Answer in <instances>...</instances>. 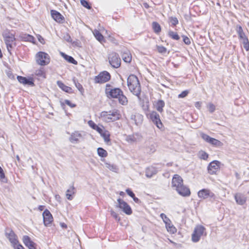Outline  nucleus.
<instances>
[{
  "label": "nucleus",
  "instance_id": "43",
  "mask_svg": "<svg viewBox=\"0 0 249 249\" xmlns=\"http://www.w3.org/2000/svg\"><path fill=\"white\" fill-rule=\"evenodd\" d=\"M150 171L153 172V174H155V170L153 167L148 168L146 169V175L148 177H151L152 176V174H149V172Z\"/></svg>",
  "mask_w": 249,
  "mask_h": 249
},
{
  "label": "nucleus",
  "instance_id": "58",
  "mask_svg": "<svg viewBox=\"0 0 249 249\" xmlns=\"http://www.w3.org/2000/svg\"><path fill=\"white\" fill-rule=\"evenodd\" d=\"M55 199H56L57 200H58V201H59V200H60V196L58 195H55Z\"/></svg>",
  "mask_w": 249,
  "mask_h": 249
},
{
  "label": "nucleus",
  "instance_id": "39",
  "mask_svg": "<svg viewBox=\"0 0 249 249\" xmlns=\"http://www.w3.org/2000/svg\"><path fill=\"white\" fill-rule=\"evenodd\" d=\"M207 107L208 110L210 112H214L215 109V106L212 103H209L207 105Z\"/></svg>",
  "mask_w": 249,
  "mask_h": 249
},
{
  "label": "nucleus",
  "instance_id": "22",
  "mask_svg": "<svg viewBox=\"0 0 249 249\" xmlns=\"http://www.w3.org/2000/svg\"><path fill=\"white\" fill-rule=\"evenodd\" d=\"M88 124L91 128L97 131L99 133L102 132V130L104 128V127L102 125H97L91 120L89 121Z\"/></svg>",
  "mask_w": 249,
  "mask_h": 249
},
{
  "label": "nucleus",
  "instance_id": "42",
  "mask_svg": "<svg viewBox=\"0 0 249 249\" xmlns=\"http://www.w3.org/2000/svg\"><path fill=\"white\" fill-rule=\"evenodd\" d=\"M25 37H24V38L26 40H27L28 41H30V42H31L33 43H35V38L32 36H30L29 35H26L25 36Z\"/></svg>",
  "mask_w": 249,
  "mask_h": 249
},
{
  "label": "nucleus",
  "instance_id": "38",
  "mask_svg": "<svg viewBox=\"0 0 249 249\" xmlns=\"http://www.w3.org/2000/svg\"><path fill=\"white\" fill-rule=\"evenodd\" d=\"M157 49L159 53H165L167 51V49L162 46H157Z\"/></svg>",
  "mask_w": 249,
  "mask_h": 249
},
{
  "label": "nucleus",
  "instance_id": "34",
  "mask_svg": "<svg viewBox=\"0 0 249 249\" xmlns=\"http://www.w3.org/2000/svg\"><path fill=\"white\" fill-rule=\"evenodd\" d=\"M168 35L169 36L171 37L172 38L175 39V40H178L179 39V36L178 35V34L176 32L170 31L168 32Z\"/></svg>",
  "mask_w": 249,
  "mask_h": 249
},
{
  "label": "nucleus",
  "instance_id": "29",
  "mask_svg": "<svg viewBox=\"0 0 249 249\" xmlns=\"http://www.w3.org/2000/svg\"><path fill=\"white\" fill-rule=\"evenodd\" d=\"M74 194V188L73 186H71L67 191L66 194L68 199L71 200L72 199V195Z\"/></svg>",
  "mask_w": 249,
  "mask_h": 249
},
{
  "label": "nucleus",
  "instance_id": "1",
  "mask_svg": "<svg viewBox=\"0 0 249 249\" xmlns=\"http://www.w3.org/2000/svg\"><path fill=\"white\" fill-rule=\"evenodd\" d=\"M105 94L110 99H117L119 103L122 105H126L127 99L124 94L123 91L119 88H114L109 84H107L105 88Z\"/></svg>",
  "mask_w": 249,
  "mask_h": 249
},
{
  "label": "nucleus",
  "instance_id": "10",
  "mask_svg": "<svg viewBox=\"0 0 249 249\" xmlns=\"http://www.w3.org/2000/svg\"><path fill=\"white\" fill-rule=\"evenodd\" d=\"M146 115L160 129L162 128V124L160 118V116L156 111H150Z\"/></svg>",
  "mask_w": 249,
  "mask_h": 249
},
{
  "label": "nucleus",
  "instance_id": "28",
  "mask_svg": "<svg viewBox=\"0 0 249 249\" xmlns=\"http://www.w3.org/2000/svg\"><path fill=\"white\" fill-rule=\"evenodd\" d=\"M57 85L59 86V87L60 88H61L63 90L65 91L66 92H68V93L71 92V90H72L71 88L66 86L62 82L57 81Z\"/></svg>",
  "mask_w": 249,
  "mask_h": 249
},
{
  "label": "nucleus",
  "instance_id": "4",
  "mask_svg": "<svg viewBox=\"0 0 249 249\" xmlns=\"http://www.w3.org/2000/svg\"><path fill=\"white\" fill-rule=\"evenodd\" d=\"M4 42L8 52L11 53V50L16 46L15 35L9 31H5L2 33Z\"/></svg>",
  "mask_w": 249,
  "mask_h": 249
},
{
  "label": "nucleus",
  "instance_id": "13",
  "mask_svg": "<svg viewBox=\"0 0 249 249\" xmlns=\"http://www.w3.org/2000/svg\"><path fill=\"white\" fill-rule=\"evenodd\" d=\"M220 162L217 160L211 162L208 165V172L211 175L216 174L219 170Z\"/></svg>",
  "mask_w": 249,
  "mask_h": 249
},
{
  "label": "nucleus",
  "instance_id": "20",
  "mask_svg": "<svg viewBox=\"0 0 249 249\" xmlns=\"http://www.w3.org/2000/svg\"><path fill=\"white\" fill-rule=\"evenodd\" d=\"M6 237L8 238L13 246L18 242L15 234L13 231H10L9 233H6Z\"/></svg>",
  "mask_w": 249,
  "mask_h": 249
},
{
  "label": "nucleus",
  "instance_id": "12",
  "mask_svg": "<svg viewBox=\"0 0 249 249\" xmlns=\"http://www.w3.org/2000/svg\"><path fill=\"white\" fill-rule=\"evenodd\" d=\"M109 62L110 65L114 68H118L121 64V60L118 55L114 53H111L109 56Z\"/></svg>",
  "mask_w": 249,
  "mask_h": 249
},
{
  "label": "nucleus",
  "instance_id": "62",
  "mask_svg": "<svg viewBox=\"0 0 249 249\" xmlns=\"http://www.w3.org/2000/svg\"><path fill=\"white\" fill-rule=\"evenodd\" d=\"M42 71L40 70V71H38V72L36 71V74H37V75H41L42 74Z\"/></svg>",
  "mask_w": 249,
  "mask_h": 249
},
{
  "label": "nucleus",
  "instance_id": "3",
  "mask_svg": "<svg viewBox=\"0 0 249 249\" xmlns=\"http://www.w3.org/2000/svg\"><path fill=\"white\" fill-rule=\"evenodd\" d=\"M127 86L129 90L134 95L138 96L141 92V87L138 78L133 74L127 78Z\"/></svg>",
  "mask_w": 249,
  "mask_h": 249
},
{
  "label": "nucleus",
  "instance_id": "61",
  "mask_svg": "<svg viewBox=\"0 0 249 249\" xmlns=\"http://www.w3.org/2000/svg\"><path fill=\"white\" fill-rule=\"evenodd\" d=\"M119 194H120V195L121 196H124V192H122V191L120 192L119 193Z\"/></svg>",
  "mask_w": 249,
  "mask_h": 249
},
{
  "label": "nucleus",
  "instance_id": "45",
  "mask_svg": "<svg viewBox=\"0 0 249 249\" xmlns=\"http://www.w3.org/2000/svg\"><path fill=\"white\" fill-rule=\"evenodd\" d=\"M81 3L84 7L87 8V9H90L91 8L89 3L85 0H81Z\"/></svg>",
  "mask_w": 249,
  "mask_h": 249
},
{
  "label": "nucleus",
  "instance_id": "50",
  "mask_svg": "<svg viewBox=\"0 0 249 249\" xmlns=\"http://www.w3.org/2000/svg\"><path fill=\"white\" fill-rule=\"evenodd\" d=\"M183 41L184 42V43L186 44L189 45L191 43L190 40L188 37L183 36Z\"/></svg>",
  "mask_w": 249,
  "mask_h": 249
},
{
  "label": "nucleus",
  "instance_id": "52",
  "mask_svg": "<svg viewBox=\"0 0 249 249\" xmlns=\"http://www.w3.org/2000/svg\"><path fill=\"white\" fill-rule=\"evenodd\" d=\"M14 249H24V247L20 244L17 243L16 245L13 246Z\"/></svg>",
  "mask_w": 249,
  "mask_h": 249
},
{
  "label": "nucleus",
  "instance_id": "47",
  "mask_svg": "<svg viewBox=\"0 0 249 249\" xmlns=\"http://www.w3.org/2000/svg\"><path fill=\"white\" fill-rule=\"evenodd\" d=\"M188 94V91L187 90H185L182 91L180 94L178 95L179 98H184L186 97Z\"/></svg>",
  "mask_w": 249,
  "mask_h": 249
},
{
  "label": "nucleus",
  "instance_id": "48",
  "mask_svg": "<svg viewBox=\"0 0 249 249\" xmlns=\"http://www.w3.org/2000/svg\"><path fill=\"white\" fill-rule=\"evenodd\" d=\"M36 37L38 39V40L42 44H45V40L44 38L39 35H37Z\"/></svg>",
  "mask_w": 249,
  "mask_h": 249
},
{
  "label": "nucleus",
  "instance_id": "31",
  "mask_svg": "<svg viewBox=\"0 0 249 249\" xmlns=\"http://www.w3.org/2000/svg\"><path fill=\"white\" fill-rule=\"evenodd\" d=\"M97 153L100 157L102 158H105L107 156V153L106 150L102 148H98L97 149Z\"/></svg>",
  "mask_w": 249,
  "mask_h": 249
},
{
  "label": "nucleus",
  "instance_id": "59",
  "mask_svg": "<svg viewBox=\"0 0 249 249\" xmlns=\"http://www.w3.org/2000/svg\"><path fill=\"white\" fill-rule=\"evenodd\" d=\"M136 117L138 118L141 121L142 120V116L141 115L138 114L137 116H136Z\"/></svg>",
  "mask_w": 249,
  "mask_h": 249
},
{
  "label": "nucleus",
  "instance_id": "14",
  "mask_svg": "<svg viewBox=\"0 0 249 249\" xmlns=\"http://www.w3.org/2000/svg\"><path fill=\"white\" fill-rule=\"evenodd\" d=\"M199 198L201 199H206L208 197L214 198L215 195L210 190L203 189L199 191L197 193Z\"/></svg>",
  "mask_w": 249,
  "mask_h": 249
},
{
  "label": "nucleus",
  "instance_id": "60",
  "mask_svg": "<svg viewBox=\"0 0 249 249\" xmlns=\"http://www.w3.org/2000/svg\"><path fill=\"white\" fill-rule=\"evenodd\" d=\"M126 140L128 142H131L132 141V140L131 139V138H130V136L127 137Z\"/></svg>",
  "mask_w": 249,
  "mask_h": 249
},
{
  "label": "nucleus",
  "instance_id": "25",
  "mask_svg": "<svg viewBox=\"0 0 249 249\" xmlns=\"http://www.w3.org/2000/svg\"><path fill=\"white\" fill-rule=\"evenodd\" d=\"M154 105L156 109L159 112H161L163 111V107H164L165 103L163 100H159L155 103Z\"/></svg>",
  "mask_w": 249,
  "mask_h": 249
},
{
  "label": "nucleus",
  "instance_id": "54",
  "mask_svg": "<svg viewBox=\"0 0 249 249\" xmlns=\"http://www.w3.org/2000/svg\"><path fill=\"white\" fill-rule=\"evenodd\" d=\"M195 106L197 108L200 109L201 107V103L200 102H196L195 103Z\"/></svg>",
  "mask_w": 249,
  "mask_h": 249
},
{
  "label": "nucleus",
  "instance_id": "32",
  "mask_svg": "<svg viewBox=\"0 0 249 249\" xmlns=\"http://www.w3.org/2000/svg\"><path fill=\"white\" fill-rule=\"evenodd\" d=\"M152 27L154 32L156 33H159L160 32L161 28L160 26L159 23L156 22H154L152 23Z\"/></svg>",
  "mask_w": 249,
  "mask_h": 249
},
{
  "label": "nucleus",
  "instance_id": "19",
  "mask_svg": "<svg viewBox=\"0 0 249 249\" xmlns=\"http://www.w3.org/2000/svg\"><path fill=\"white\" fill-rule=\"evenodd\" d=\"M234 199L236 203L240 205L245 204L247 201V197L241 193H236L234 195Z\"/></svg>",
  "mask_w": 249,
  "mask_h": 249
},
{
  "label": "nucleus",
  "instance_id": "40",
  "mask_svg": "<svg viewBox=\"0 0 249 249\" xmlns=\"http://www.w3.org/2000/svg\"><path fill=\"white\" fill-rule=\"evenodd\" d=\"M160 216L165 224L171 221V220L164 213H161Z\"/></svg>",
  "mask_w": 249,
  "mask_h": 249
},
{
  "label": "nucleus",
  "instance_id": "55",
  "mask_svg": "<svg viewBox=\"0 0 249 249\" xmlns=\"http://www.w3.org/2000/svg\"><path fill=\"white\" fill-rule=\"evenodd\" d=\"M60 226L62 228H65V229H66L67 227V225L64 223H61Z\"/></svg>",
  "mask_w": 249,
  "mask_h": 249
},
{
  "label": "nucleus",
  "instance_id": "35",
  "mask_svg": "<svg viewBox=\"0 0 249 249\" xmlns=\"http://www.w3.org/2000/svg\"><path fill=\"white\" fill-rule=\"evenodd\" d=\"M241 40L243 44L244 48L246 49V51H248L249 50V42L248 39L247 38H243V39Z\"/></svg>",
  "mask_w": 249,
  "mask_h": 249
},
{
  "label": "nucleus",
  "instance_id": "5",
  "mask_svg": "<svg viewBox=\"0 0 249 249\" xmlns=\"http://www.w3.org/2000/svg\"><path fill=\"white\" fill-rule=\"evenodd\" d=\"M121 115L117 110L109 111H103L100 114V118L106 122L109 123L119 120Z\"/></svg>",
  "mask_w": 249,
  "mask_h": 249
},
{
  "label": "nucleus",
  "instance_id": "49",
  "mask_svg": "<svg viewBox=\"0 0 249 249\" xmlns=\"http://www.w3.org/2000/svg\"><path fill=\"white\" fill-rule=\"evenodd\" d=\"M64 103L71 107H75V105L71 103L69 100H65L64 101Z\"/></svg>",
  "mask_w": 249,
  "mask_h": 249
},
{
  "label": "nucleus",
  "instance_id": "2",
  "mask_svg": "<svg viewBox=\"0 0 249 249\" xmlns=\"http://www.w3.org/2000/svg\"><path fill=\"white\" fill-rule=\"evenodd\" d=\"M171 187L182 196H189L191 194L189 188L183 184V179L178 175L176 174L173 176Z\"/></svg>",
  "mask_w": 249,
  "mask_h": 249
},
{
  "label": "nucleus",
  "instance_id": "53",
  "mask_svg": "<svg viewBox=\"0 0 249 249\" xmlns=\"http://www.w3.org/2000/svg\"><path fill=\"white\" fill-rule=\"evenodd\" d=\"M106 165L107 168L108 169H109L110 170H113L114 169H115V168L114 167L113 165H111L109 163H106Z\"/></svg>",
  "mask_w": 249,
  "mask_h": 249
},
{
  "label": "nucleus",
  "instance_id": "30",
  "mask_svg": "<svg viewBox=\"0 0 249 249\" xmlns=\"http://www.w3.org/2000/svg\"><path fill=\"white\" fill-rule=\"evenodd\" d=\"M60 54H61V56H63V57L64 58H65L68 62H70L72 64H77V61L71 56H69L62 52L60 53Z\"/></svg>",
  "mask_w": 249,
  "mask_h": 249
},
{
  "label": "nucleus",
  "instance_id": "8",
  "mask_svg": "<svg viewBox=\"0 0 249 249\" xmlns=\"http://www.w3.org/2000/svg\"><path fill=\"white\" fill-rule=\"evenodd\" d=\"M36 60L38 65L45 66L50 63V57L48 53L43 52H39L36 55Z\"/></svg>",
  "mask_w": 249,
  "mask_h": 249
},
{
  "label": "nucleus",
  "instance_id": "36",
  "mask_svg": "<svg viewBox=\"0 0 249 249\" xmlns=\"http://www.w3.org/2000/svg\"><path fill=\"white\" fill-rule=\"evenodd\" d=\"M237 32L238 33L239 36L241 40L243 39V38H246V36L244 33L242 28L241 26H239L238 27V29L237 30Z\"/></svg>",
  "mask_w": 249,
  "mask_h": 249
},
{
  "label": "nucleus",
  "instance_id": "33",
  "mask_svg": "<svg viewBox=\"0 0 249 249\" xmlns=\"http://www.w3.org/2000/svg\"><path fill=\"white\" fill-rule=\"evenodd\" d=\"M208 154L204 151H200L198 153V157L200 159L206 160L208 158Z\"/></svg>",
  "mask_w": 249,
  "mask_h": 249
},
{
  "label": "nucleus",
  "instance_id": "17",
  "mask_svg": "<svg viewBox=\"0 0 249 249\" xmlns=\"http://www.w3.org/2000/svg\"><path fill=\"white\" fill-rule=\"evenodd\" d=\"M22 241L24 245L29 249H36V244L27 235H24L22 238Z\"/></svg>",
  "mask_w": 249,
  "mask_h": 249
},
{
  "label": "nucleus",
  "instance_id": "63",
  "mask_svg": "<svg viewBox=\"0 0 249 249\" xmlns=\"http://www.w3.org/2000/svg\"><path fill=\"white\" fill-rule=\"evenodd\" d=\"M108 38L110 39V40L111 41H113V37H112L111 36H110V35H108Z\"/></svg>",
  "mask_w": 249,
  "mask_h": 249
},
{
  "label": "nucleus",
  "instance_id": "41",
  "mask_svg": "<svg viewBox=\"0 0 249 249\" xmlns=\"http://www.w3.org/2000/svg\"><path fill=\"white\" fill-rule=\"evenodd\" d=\"M75 85L77 89H78V90L81 92V93L83 94L84 92V89L80 83H75Z\"/></svg>",
  "mask_w": 249,
  "mask_h": 249
},
{
  "label": "nucleus",
  "instance_id": "11",
  "mask_svg": "<svg viewBox=\"0 0 249 249\" xmlns=\"http://www.w3.org/2000/svg\"><path fill=\"white\" fill-rule=\"evenodd\" d=\"M110 79V74L107 71H104L95 77L94 81L96 83H104L107 82Z\"/></svg>",
  "mask_w": 249,
  "mask_h": 249
},
{
  "label": "nucleus",
  "instance_id": "37",
  "mask_svg": "<svg viewBox=\"0 0 249 249\" xmlns=\"http://www.w3.org/2000/svg\"><path fill=\"white\" fill-rule=\"evenodd\" d=\"M110 214L111 216L115 218V219L117 221H120L121 220L120 217L119 216L118 213H117L115 212L113 210L110 211Z\"/></svg>",
  "mask_w": 249,
  "mask_h": 249
},
{
  "label": "nucleus",
  "instance_id": "51",
  "mask_svg": "<svg viewBox=\"0 0 249 249\" xmlns=\"http://www.w3.org/2000/svg\"><path fill=\"white\" fill-rule=\"evenodd\" d=\"M126 192L127 194V195H129L132 198L134 197V194L129 189H127L126 190Z\"/></svg>",
  "mask_w": 249,
  "mask_h": 249
},
{
  "label": "nucleus",
  "instance_id": "6",
  "mask_svg": "<svg viewBox=\"0 0 249 249\" xmlns=\"http://www.w3.org/2000/svg\"><path fill=\"white\" fill-rule=\"evenodd\" d=\"M206 235L205 228L201 225H197L192 233V240L193 242L196 243L199 241L202 236Z\"/></svg>",
  "mask_w": 249,
  "mask_h": 249
},
{
  "label": "nucleus",
  "instance_id": "7",
  "mask_svg": "<svg viewBox=\"0 0 249 249\" xmlns=\"http://www.w3.org/2000/svg\"><path fill=\"white\" fill-rule=\"evenodd\" d=\"M115 207L126 215H129L132 213V210L130 205L121 198L117 199Z\"/></svg>",
  "mask_w": 249,
  "mask_h": 249
},
{
  "label": "nucleus",
  "instance_id": "26",
  "mask_svg": "<svg viewBox=\"0 0 249 249\" xmlns=\"http://www.w3.org/2000/svg\"><path fill=\"white\" fill-rule=\"evenodd\" d=\"M101 136L103 138L104 141L106 143H108L110 142V133L107 131L104 130V129L102 130V132L99 133Z\"/></svg>",
  "mask_w": 249,
  "mask_h": 249
},
{
  "label": "nucleus",
  "instance_id": "27",
  "mask_svg": "<svg viewBox=\"0 0 249 249\" xmlns=\"http://www.w3.org/2000/svg\"><path fill=\"white\" fill-rule=\"evenodd\" d=\"M165 227L167 231L170 233L173 234L177 231L176 228L172 224L171 221L165 224Z\"/></svg>",
  "mask_w": 249,
  "mask_h": 249
},
{
  "label": "nucleus",
  "instance_id": "56",
  "mask_svg": "<svg viewBox=\"0 0 249 249\" xmlns=\"http://www.w3.org/2000/svg\"><path fill=\"white\" fill-rule=\"evenodd\" d=\"M44 207V206L40 205V206H38V209L39 211H42V210H43Z\"/></svg>",
  "mask_w": 249,
  "mask_h": 249
},
{
  "label": "nucleus",
  "instance_id": "57",
  "mask_svg": "<svg viewBox=\"0 0 249 249\" xmlns=\"http://www.w3.org/2000/svg\"><path fill=\"white\" fill-rule=\"evenodd\" d=\"M132 198L133 200L136 202H138L139 201V199L137 197H136L135 196L134 197H132Z\"/></svg>",
  "mask_w": 249,
  "mask_h": 249
},
{
  "label": "nucleus",
  "instance_id": "23",
  "mask_svg": "<svg viewBox=\"0 0 249 249\" xmlns=\"http://www.w3.org/2000/svg\"><path fill=\"white\" fill-rule=\"evenodd\" d=\"M93 34L96 39L100 43H103L105 42L104 36L97 30L92 31Z\"/></svg>",
  "mask_w": 249,
  "mask_h": 249
},
{
  "label": "nucleus",
  "instance_id": "64",
  "mask_svg": "<svg viewBox=\"0 0 249 249\" xmlns=\"http://www.w3.org/2000/svg\"><path fill=\"white\" fill-rule=\"evenodd\" d=\"M16 159H17V160L18 161H19V160H20L19 157V156H18V155H17V156H16Z\"/></svg>",
  "mask_w": 249,
  "mask_h": 249
},
{
  "label": "nucleus",
  "instance_id": "18",
  "mask_svg": "<svg viewBox=\"0 0 249 249\" xmlns=\"http://www.w3.org/2000/svg\"><path fill=\"white\" fill-rule=\"evenodd\" d=\"M52 18L57 22H63L64 18L58 11L54 10H51L50 11Z\"/></svg>",
  "mask_w": 249,
  "mask_h": 249
},
{
  "label": "nucleus",
  "instance_id": "16",
  "mask_svg": "<svg viewBox=\"0 0 249 249\" xmlns=\"http://www.w3.org/2000/svg\"><path fill=\"white\" fill-rule=\"evenodd\" d=\"M82 138V134L81 132L75 131L71 134L69 138V141L72 143H77Z\"/></svg>",
  "mask_w": 249,
  "mask_h": 249
},
{
  "label": "nucleus",
  "instance_id": "21",
  "mask_svg": "<svg viewBox=\"0 0 249 249\" xmlns=\"http://www.w3.org/2000/svg\"><path fill=\"white\" fill-rule=\"evenodd\" d=\"M18 81L24 85H33L34 83L32 79H27L26 78L22 76H18L17 77Z\"/></svg>",
  "mask_w": 249,
  "mask_h": 249
},
{
  "label": "nucleus",
  "instance_id": "9",
  "mask_svg": "<svg viewBox=\"0 0 249 249\" xmlns=\"http://www.w3.org/2000/svg\"><path fill=\"white\" fill-rule=\"evenodd\" d=\"M200 136L204 141L214 147H221L223 146V143L222 142L216 139L210 137L206 134L201 133Z\"/></svg>",
  "mask_w": 249,
  "mask_h": 249
},
{
  "label": "nucleus",
  "instance_id": "44",
  "mask_svg": "<svg viewBox=\"0 0 249 249\" xmlns=\"http://www.w3.org/2000/svg\"><path fill=\"white\" fill-rule=\"evenodd\" d=\"M170 21L173 25H176L178 23V19L175 17L170 18Z\"/></svg>",
  "mask_w": 249,
  "mask_h": 249
},
{
  "label": "nucleus",
  "instance_id": "15",
  "mask_svg": "<svg viewBox=\"0 0 249 249\" xmlns=\"http://www.w3.org/2000/svg\"><path fill=\"white\" fill-rule=\"evenodd\" d=\"M43 222L45 226H50L53 221V217L50 211L46 209L43 213Z\"/></svg>",
  "mask_w": 249,
  "mask_h": 249
},
{
  "label": "nucleus",
  "instance_id": "24",
  "mask_svg": "<svg viewBox=\"0 0 249 249\" xmlns=\"http://www.w3.org/2000/svg\"><path fill=\"white\" fill-rule=\"evenodd\" d=\"M122 58L125 62L130 63L132 60L131 54L128 51H124L122 54Z\"/></svg>",
  "mask_w": 249,
  "mask_h": 249
},
{
  "label": "nucleus",
  "instance_id": "46",
  "mask_svg": "<svg viewBox=\"0 0 249 249\" xmlns=\"http://www.w3.org/2000/svg\"><path fill=\"white\" fill-rule=\"evenodd\" d=\"M5 179V175L3 169L0 166V180L4 181L3 180Z\"/></svg>",
  "mask_w": 249,
  "mask_h": 249
}]
</instances>
